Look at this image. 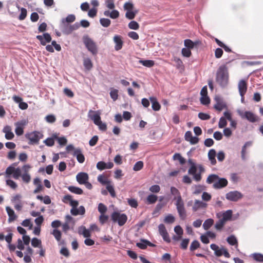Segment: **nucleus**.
<instances>
[{
	"label": "nucleus",
	"instance_id": "obj_1",
	"mask_svg": "<svg viewBox=\"0 0 263 263\" xmlns=\"http://www.w3.org/2000/svg\"><path fill=\"white\" fill-rule=\"evenodd\" d=\"M31 168L30 165L28 164L24 165L21 168L19 167H15V163L9 166L6 169L4 174L5 177L6 179V185L13 190H15L17 187V183L13 180L9 179L11 175L16 180L18 179L21 177L24 183L28 184L31 179L29 173Z\"/></svg>",
	"mask_w": 263,
	"mask_h": 263
},
{
	"label": "nucleus",
	"instance_id": "obj_2",
	"mask_svg": "<svg viewBox=\"0 0 263 263\" xmlns=\"http://www.w3.org/2000/svg\"><path fill=\"white\" fill-rule=\"evenodd\" d=\"M171 193L174 196L173 200L175 201V205L180 218L181 220H185L187 216L186 211L180 193L177 188L172 186L171 187Z\"/></svg>",
	"mask_w": 263,
	"mask_h": 263
},
{
	"label": "nucleus",
	"instance_id": "obj_3",
	"mask_svg": "<svg viewBox=\"0 0 263 263\" xmlns=\"http://www.w3.org/2000/svg\"><path fill=\"white\" fill-rule=\"evenodd\" d=\"M216 82L222 87H226L229 82L228 69L226 65L220 66L217 72Z\"/></svg>",
	"mask_w": 263,
	"mask_h": 263
},
{
	"label": "nucleus",
	"instance_id": "obj_4",
	"mask_svg": "<svg viewBox=\"0 0 263 263\" xmlns=\"http://www.w3.org/2000/svg\"><path fill=\"white\" fill-rule=\"evenodd\" d=\"M111 219L114 223H117L119 226L121 227L126 222L127 216L125 214L114 212L111 215Z\"/></svg>",
	"mask_w": 263,
	"mask_h": 263
},
{
	"label": "nucleus",
	"instance_id": "obj_5",
	"mask_svg": "<svg viewBox=\"0 0 263 263\" xmlns=\"http://www.w3.org/2000/svg\"><path fill=\"white\" fill-rule=\"evenodd\" d=\"M83 40V43L88 50L93 55L97 54L98 53V48L95 42L87 35L84 36Z\"/></svg>",
	"mask_w": 263,
	"mask_h": 263
},
{
	"label": "nucleus",
	"instance_id": "obj_6",
	"mask_svg": "<svg viewBox=\"0 0 263 263\" xmlns=\"http://www.w3.org/2000/svg\"><path fill=\"white\" fill-rule=\"evenodd\" d=\"M25 137L29 140V144H36L43 136L41 133L34 131L26 134Z\"/></svg>",
	"mask_w": 263,
	"mask_h": 263
},
{
	"label": "nucleus",
	"instance_id": "obj_7",
	"mask_svg": "<svg viewBox=\"0 0 263 263\" xmlns=\"http://www.w3.org/2000/svg\"><path fill=\"white\" fill-rule=\"evenodd\" d=\"M238 113L241 118L246 119L250 122L254 123L259 120L258 117L251 111L238 110Z\"/></svg>",
	"mask_w": 263,
	"mask_h": 263
},
{
	"label": "nucleus",
	"instance_id": "obj_8",
	"mask_svg": "<svg viewBox=\"0 0 263 263\" xmlns=\"http://www.w3.org/2000/svg\"><path fill=\"white\" fill-rule=\"evenodd\" d=\"M210 247L212 250L214 251V254L216 256L219 257L223 255L226 258L230 257L229 253L224 247L219 248L217 245L214 243L211 244Z\"/></svg>",
	"mask_w": 263,
	"mask_h": 263
},
{
	"label": "nucleus",
	"instance_id": "obj_9",
	"mask_svg": "<svg viewBox=\"0 0 263 263\" xmlns=\"http://www.w3.org/2000/svg\"><path fill=\"white\" fill-rule=\"evenodd\" d=\"M28 121L26 120H22L15 123V133L17 136H21L24 133V128L27 124Z\"/></svg>",
	"mask_w": 263,
	"mask_h": 263
},
{
	"label": "nucleus",
	"instance_id": "obj_10",
	"mask_svg": "<svg viewBox=\"0 0 263 263\" xmlns=\"http://www.w3.org/2000/svg\"><path fill=\"white\" fill-rule=\"evenodd\" d=\"M188 174L192 175L196 181H200L201 179V176L198 173V168L194 163H192L191 166L189 169Z\"/></svg>",
	"mask_w": 263,
	"mask_h": 263
},
{
	"label": "nucleus",
	"instance_id": "obj_11",
	"mask_svg": "<svg viewBox=\"0 0 263 263\" xmlns=\"http://www.w3.org/2000/svg\"><path fill=\"white\" fill-rule=\"evenodd\" d=\"M226 197L230 201H237L242 197V195L237 191H231L226 194Z\"/></svg>",
	"mask_w": 263,
	"mask_h": 263
},
{
	"label": "nucleus",
	"instance_id": "obj_12",
	"mask_svg": "<svg viewBox=\"0 0 263 263\" xmlns=\"http://www.w3.org/2000/svg\"><path fill=\"white\" fill-rule=\"evenodd\" d=\"M101 112L100 110L94 111L92 110H89L88 113V117L93 121L95 124L101 120Z\"/></svg>",
	"mask_w": 263,
	"mask_h": 263
},
{
	"label": "nucleus",
	"instance_id": "obj_13",
	"mask_svg": "<svg viewBox=\"0 0 263 263\" xmlns=\"http://www.w3.org/2000/svg\"><path fill=\"white\" fill-rule=\"evenodd\" d=\"M158 231L160 235L162 237L163 240L167 242H170L171 239L170 238L168 233L163 224H160L158 226Z\"/></svg>",
	"mask_w": 263,
	"mask_h": 263
},
{
	"label": "nucleus",
	"instance_id": "obj_14",
	"mask_svg": "<svg viewBox=\"0 0 263 263\" xmlns=\"http://www.w3.org/2000/svg\"><path fill=\"white\" fill-rule=\"evenodd\" d=\"M184 139L191 144H196L199 141V138L197 137H193L191 131H187L185 133Z\"/></svg>",
	"mask_w": 263,
	"mask_h": 263
},
{
	"label": "nucleus",
	"instance_id": "obj_15",
	"mask_svg": "<svg viewBox=\"0 0 263 263\" xmlns=\"http://www.w3.org/2000/svg\"><path fill=\"white\" fill-rule=\"evenodd\" d=\"M114 166V163L111 162L105 163L104 161H99L97 163L96 167L98 170L102 171L105 169H110Z\"/></svg>",
	"mask_w": 263,
	"mask_h": 263
},
{
	"label": "nucleus",
	"instance_id": "obj_16",
	"mask_svg": "<svg viewBox=\"0 0 263 263\" xmlns=\"http://www.w3.org/2000/svg\"><path fill=\"white\" fill-rule=\"evenodd\" d=\"M88 175L86 173L80 172L77 175L76 179L80 184H83L88 180Z\"/></svg>",
	"mask_w": 263,
	"mask_h": 263
},
{
	"label": "nucleus",
	"instance_id": "obj_17",
	"mask_svg": "<svg viewBox=\"0 0 263 263\" xmlns=\"http://www.w3.org/2000/svg\"><path fill=\"white\" fill-rule=\"evenodd\" d=\"M207 203L198 200H196L193 206L192 209L194 212H196L200 209H205L207 207Z\"/></svg>",
	"mask_w": 263,
	"mask_h": 263
},
{
	"label": "nucleus",
	"instance_id": "obj_18",
	"mask_svg": "<svg viewBox=\"0 0 263 263\" xmlns=\"http://www.w3.org/2000/svg\"><path fill=\"white\" fill-rule=\"evenodd\" d=\"M216 103L214 106L215 109L218 111H221L223 109L226 108V104L219 97H216L215 98Z\"/></svg>",
	"mask_w": 263,
	"mask_h": 263
},
{
	"label": "nucleus",
	"instance_id": "obj_19",
	"mask_svg": "<svg viewBox=\"0 0 263 263\" xmlns=\"http://www.w3.org/2000/svg\"><path fill=\"white\" fill-rule=\"evenodd\" d=\"M36 39L41 42V44L43 45H45L46 43H49L51 40V36L48 33H44L43 36L37 35Z\"/></svg>",
	"mask_w": 263,
	"mask_h": 263
},
{
	"label": "nucleus",
	"instance_id": "obj_20",
	"mask_svg": "<svg viewBox=\"0 0 263 263\" xmlns=\"http://www.w3.org/2000/svg\"><path fill=\"white\" fill-rule=\"evenodd\" d=\"M238 88L239 93L246 94L247 90V83L245 80H241L238 84Z\"/></svg>",
	"mask_w": 263,
	"mask_h": 263
},
{
	"label": "nucleus",
	"instance_id": "obj_21",
	"mask_svg": "<svg viewBox=\"0 0 263 263\" xmlns=\"http://www.w3.org/2000/svg\"><path fill=\"white\" fill-rule=\"evenodd\" d=\"M114 42L116 44L115 46L116 50L118 51L122 48L123 42L121 36L118 35H115L114 37Z\"/></svg>",
	"mask_w": 263,
	"mask_h": 263
},
{
	"label": "nucleus",
	"instance_id": "obj_22",
	"mask_svg": "<svg viewBox=\"0 0 263 263\" xmlns=\"http://www.w3.org/2000/svg\"><path fill=\"white\" fill-rule=\"evenodd\" d=\"M73 155L74 156L76 157L79 163H82L84 162L85 157L80 148L75 149Z\"/></svg>",
	"mask_w": 263,
	"mask_h": 263
},
{
	"label": "nucleus",
	"instance_id": "obj_23",
	"mask_svg": "<svg viewBox=\"0 0 263 263\" xmlns=\"http://www.w3.org/2000/svg\"><path fill=\"white\" fill-rule=\"evenodd\" d=\"M3 132L5 134V137L7 140H11L14 137V135L12 132L11 128L10 126H5L3 129Z\"/></svg>",
	"mask_w": 263,
	"mask_h": 263
},
{
	"label": "nucleus",
	"instance_id": "obj_24",
	"mask_svg": "<svg viewBox=\"0 0 263 263\" xmlns=\"http://www.w3.org/2000/svg\"><path fill=\"white\" fill-rule=\"evenodd\" d=\"M78 233L83 235L85 238L90 237L91 236V231L89 229H87L85 227L82 226L78 229Z\"/></svg>",
	"mask_w": 263,
	"mask_h": 263
},
{
	"label": "nucleus",
	"instance_id": "obj_25",
	"mask_svg": "<svg viewBox=\"0 0 263 263\" xmlns=\"http://www.w3.org/2000/svg\"><path fill=\"white\" fill-rule=\"evenodd\" d=\"M228 181L224 178L219 179L213 184V186L215 189H220L227 186Z\"/></svg>",
	"mask_w": 263,
	"mask_h": 263
},
{
	"label": "nucleus",
	"instance_id": "obj_26",
	"mask_svg": "<svg viewBox=\"0 0 263 263\" xmlns=\"http://www.w3.org/2000/svg\"><path fill=\"white\" fill-rule=\"evenodd\" d=\"M6 210L9 216L8 221L9 222L13 221L16 219L17 216L12 209L9 206H6Z\"/></svg>",
	"mask_w": 263,
	"mask_h": 263
},
{
	"label": "nucleus",
	"instance_id": "obj_27",
	"mask_svg": "<svg viewBox=\"0 0 263 263\" xmlns=\"http://www.w3.org/2000/svg\"><path fill=\"white\" fill-rule=\"evenodd\" d=\"M104 15L105 16L109 17L112 19H116L119 16V12L117 10H113L111 11L105 10L104 12Z\"/></svg>",
	"mask_w": 263,
	"mask_h": 263
},
{
	"label": "nucleus",
	"instance_id": "obj_28",
	"mask_svg": "<svg viewBox=\"0 0 263 263\" xmlns=\"http://www.w3.org/2000/svg\"><path fill=\"white\" fill-rule=\"evenodd\" d=\"M216 156V152L214 149H211L208 153V158L212 165H215L216 163V160L215 159Z\"/></svg>",
	"mask_w": 263,
	"mask_h": 263
},
{
	"label": "nucleus",
	"instance_id": "obj_29",
	"mask_svg": "<svg viewBox=\"0 0 263 263\" xmlns=\"http://www.w3.org/2000/svg\"><path fill=\"white\" fill-rule=\"evenodd\" d=\"M33 184L34 185L36 186V189L33 191L34 194L37 193L43 190V186L42 185V183L40 178H34L33 180Z\"/></svg>",
	"mask_w": 263,
	"mask_h": 263
},
{
	"label": "nucleus",
	"instance_id": "obj_30",
	"mask_svg": "<svg viewBox=\"0 0 263 263\" xmlns=\"http://www.w3.org/2000/svg\"><path fill=\"white\" fill-rule=\"evenodd\" d=\"M51 234L52 235H53V236L54 237L55 239L58 242H60L59 245L64 244V241H61V237H62V233L60 231L58 230L57 229H53L52 232L51 233Z\"/></svg>",
	"mask_w": 263,
	"mask_h": 263
},
{
	"label": "nucleus",
	"instance_id": "obj_31",
	"mask_svg": "<svg viewBox=\"0 0 263 263\" xmlns=\"http://www.w3.org/2000/svg\"><path fill=\"white\" fill-rule=\"evenodd\" d=\"M200 43L199 41L193 42L191 40L186 39L184 41V46L189 49H193L195 45H198Z\"/></svg>",
	"mask_w": 263,
	"mask_h": 263
},
{
	"label": "nucleus",
	"instance_id": "obj_32",
	"mask_svg": "<svg viewBox=\"0 0 263 263\" xmlns=\"http://www.w3.org/2000/svg\"><path fill=\"white\" fill-rule=\"evenodd\" d=\"M61 28L64 33L69 34L72 32L71 25L67 23H62L61 22Z\"/></svg>",
	"mask_w": 263,
	"mask_h": 263
},
{
	"label": "nucleus",
	"instance_id": "obj_33",
	"mask_svg": "<svg viewBox=\"0 0 263 263\" xmlns=\"http://www.w3.org/2000/svg\"><path fill=\"white\" fill-rule=\"evenodd\" d=\"M149 100L152 104V107L153 109L155 111L159 110L161 106L157 99L155 97H152L149 98Z\"/></svg>",
	"mask_w": 263,
	"mask_h": 263
},
{
	"label": "nucleus",
	"instance_id": "obj_34",
	"mask_svg": "<svg viewBox=\"0 0 263 263\" xmlns=\"http://www.w3.org/2000/svg\"><path fill=\"white\" fill-rule=\"evenodd\" d=\"M158 199V196L155 194H151L148 195L146 199L145 202L148 204L155 203Z\"/></svg>",
	"mask_w": 263,
	"mask_h": 263
},
{
	"label": "nucleus",
	"instance_id": "obj_35",
	"mask_svg": "<svg viewBox=\"0 0 263 263\" xmlns=\"http://www.w3.org/2000/svg\"><path fill=\"white\" fill-rule=\"evenodd\" d=\"M139 63L141 64L143 66L148 68L152 67L155 65V62L151 60H140L139 61Z\"/></svg>",
	"mask_w": 263,
	"mask_h": 263
},
{
	"label": "nucleus",
	"instance_id": "obj_36",
	"mask_svg": "<svg viewBox=\"0 0 263 263\" xmlns=\"http://www.w3.org/2000/svg\"><path fill=\"white\" fill-rule=\"evenodd\" d=\"M232 216V211L229 210L224 212L222 214V218H221L225 222L231 220Z\"/></svg>",
	"mask_w": 263,
	"mask_h": 263
},
{
	"label": "nucleus",
	"instance_id": "obj_37",
	"mask_svg": "<svg viewBox=\"0 0 263 263\" xmlns=\"http://www.w3.org/2000/svg\"><path fill=\"white\" fill-rule=\"evenodd\" d=\"M68 189L71 193L78 195H81L83 192V190L81 188L74 186H68Z\"/></svg>",
	"mask_w": 263,
	"mask_h": 263
},
{
	"label": "nucleus",
	"instance_id": "obj_38",
	"mask_svg": "<svg viewBox=\"0 0 263 263\" xmlns=\"http://www.w3.org/2000/svg\"><path fill=\"white\" fill-rule=\"evenodd\" d=\"M98 181L103 185H108L110 181L103 175H100L98 176Z\"/></svg>",
	"mask_w": 263,
	"mask_h": 263
},
{
	"label": "nucleus",
	"instance_id": "obj_39",
	"mask_svg": "<svg viewBox=\"0 0 263 263\" xmlns=\"http://www.w3.org/2000/svg\"><path fill=\"white\" fill-rule=\"evenodd\" d=\"M227 242L231 246H236L237 248L238 247V241L234 235H231L227 239Z\"/></svg>",
	"mask_w": 263,
	"mask_h": 263
},
{
	"label": "nucleus",
	"instance_id": "obj_40",
	"mask_svg": "<svg viewBox=\"0 0 263 263\" xmlns=\"http://www.w3.org/2000/svg\"><path fill=\"white\" fill-rule=\"evenodd\" d=\"M150 244L151 242L149 241L141 239V242L137 243L136 245L138 248L141 249H145L146 248L147 245H150Z\"/></svg>",
	"mask_w": 263,
	"mask_h": 263
},
{
	"label": "nucleus",
	"instance_id": "obj_41",
	"mask_svg": "<svg viewBox=\"0 0 263 263\" xmlns=\"http://www.w3.org/2000/svg\"><path fill=\"white\" fill-rule=\"evenodd\" d=\"M76 20L75 15L73 14H69L65 18H63L61 21L62 23L69 24L73 22Z\"/></svg>",
	"mask_w": 263,
	"mask_h": 263
},
{
	"label": "nucleus",
	"instance_id": "obj_42",
	"mask_svg": "<svg viewBox=\"0 0 263 263\" xmlns=\"http://www.w3.org/2000/svg\"><path fill=\"white\" fill-rule=\"evenodd\" d=\"M214 223V220L211 218L205 220L203 224V228L207 230L210 229Z\"/></svg>",
	"mask_w": 263,
	"mask_h": 263
},
{
	"label": "nucleus",
	"instance_id": "obj_43",
	"mask_svg": "<svg viewBox=\"0 0 263 263\" xmlns=\"http://www.w3.org/2000/svg\"><path fill=\"white\" fill-rule=\"evenodd\" d=\"M83 65L85 69L90 70L92 67V63L89 58H85L83 60Z\"/></svg>",
	"mask_w": 263,
	"mask_h": 263
},
{
	"label": "nucleus",
	"instance_id": "obj_44",
	"mask_svg": "<svg viewBox=\"0 0 263 263\" xmlns=\"http://www.w3.org/2000/svg\"><path fill=\"white\" fill-rule=\"evenodd\" d=\"M31 245L34 248H42L41 240L37 238H33L31 240Z\"/></svg>",
	"mask_w": 263,
	"mask_h": 263
},
{
	"label": "nucleus",
	"instance_id": "obj_45",
	"mask_svg": "<svg viewBox=\"0 0 263 263\" xmlns=\"http://www.w3.org/2000/svg\"><path fill=\"white\" fill-rule=\"evenodd\" d=\"M218 179V176L217 175L212 174L207 178L206 182L209 184H211L213 182H216Z\"/></svg>",
	"mask_w": 263,
	"mask_h": 263
},
{
	"label": "nucleus",
	"instance_id": "obj_46",
	"mask_svg": "<svg viewBox=\"0 0 263 263\" xmlns=\"http://www.w3.org/2000/svg\"><path fill=\"white\" fill-rule=\"evenodd\" d=\"M173 158L174 160H178L181 164H184L185 162V159L179 153L175 154Z\"/></svg>",
	"mask_w": 263,
	"mask_h": 263
},
{
	"label": "nucleus",
	"instance_id": "obj_47",
	"mask_svg": "<svg viewBox=\"0 0 263 263\" xmlns=\"http://www.w3.org/2000/svg\"><path fill=\"white\" fill-rule=\"evenodd\" d=\"M137 13H138L137 10L128 11L126 12L125 16L127 18H128L129 20H133L135 18V17Z\"/></svg>",
	"mask_w": 263,
	"mask_h": 263
},
{
	"label": "nucleus",
	"instance_id": "obj_48",
	"mask_svg": "<svg viewBox=\"0 0 263 263\" xmlns=\"http://www.w3.org/2000/svg\"><path fill=\"white\" fill-rule=\"evenodd\" d=\"M175 217L173 215L169 214L165 217L164 221L166 223H172L175 221Z\"/></svg>",
	"mask_w": 263,
	"mask_h": 263
},
{
	"label": "nucleus",
	"instance_id": "obj_49",
	"mask_svg": "<svg viewBox=\"0 0 263 263\" xmlns=\"http://www.w3.org/2000/svg\"><path fill=\"white\" fill-rule=\"evenodd\" d=\"M253 258L258 262H263V254L259 253H255L252 255Z\"/></svg>",
	"mask_w": 263,
	"mask_h": 263
},
{
	"label": "nucleus",
	"instance_id": "obj_50",
	"mask_svg": "<svg viewBox=\"0 0 263 263\" xmlns=\"http://www.w3.org/2000/svg\"><path fill=\"white\" fill-rule=\"evenodd\" d=\"M101 25L104 27H108L111 24V21L108 18H102L100 20Z\"/></svg>",
	"mask_w": 263,
	"mask_h": 263
},
{
	"label": "nucleus",
	"instance_id": "obj_51",
	"mask_svg": "<svg viewBox=\"0 0 263 263\" xmlns=\"http://www.w3.org/2000/svg\"><path fill=\"white\" fill-rule=\"evenodd\" d=\"M226 222L224 220H223L222 219H219L218 221L216 222L215 228L217 230H221L223 227L226 224Z\"/></svg>",
	"mask_w": 263,
	"mask_h": 263
},
{
	"label": "nucleus",
	"instance_id": "obj_52",
	"mask_svg": "<svg viewBox=\"0 0 263 263\" xmlns=\"http://www.w3.org/2000/svg\"><path fill=\"white\" fill-rule=\"evenodd\" d=\"M128 26L129 29L133 30H138L139 28V24L135 21L130 22L128 25Z\"/></svg>",
	"mask_w": 263,
	"mask_h": 263
},
{
	"label": "nucleus",
	"instance_id": "obj_53",
	"mask_svg": "<svg viewBox=\"0 0 263 263\" xmlns=\"http://www.w3.org/2000/svg\"><path fill=\"white\" fill-rule=\"evenodd\" d=\"M143 162L142 161H139L134 165L133 170L135 171H139L143 168Z\"/></svg>",
	"mask_w": 263,
	"mask_h": 263
},
{
	"label": "nucleus",
	"instance_id": "obj_54",
	"mask_svg": "<svg viewBox=\"0 0 263 263\" xmlns=\"http://www.w3.org/2000/svg\"><path fill=\"white\" fill-rule=\"evenodd\" d=\"M98 211L101 213V214H105L107 210V208L106 205L102 203H100L98 204Z\"/></svg>",
	"mask_w": 263,
	"mask_h": 263
},
{
	"label": "nucleus",
	"instance_id": "obj_55",
	"mask_svg": "<svg viewBox=\"0 0 263 263\" xmlns=\"http://www.w3.org/2000/svg\"><path fill=\"white\" fill-rule=\"evenodd\" d=\"M160 190V186L157 184L153 185L149 188V191L153 193H158Z\"/></svg>",
	"mask_w": 263,
	"mask_h": 263
},
{
	"label": "nucleus",
	"instance_id": "obj_56",
	"mask_svg": "<svg viewBox=\"0 0 263 263\" xmlns=\"http://www.w3.org/2000/svg\"><path fill=\"white\" fill-rule=\"evenodd\" d=\"M95 125L98 126L99 129L100 130L105 131L107 129V126L106 123L102 122L101 119L99 120V121H98L97 124H95Z\"/></svg>",
	"mask_w": 263,
	"mask_h": 263
},
{
	"label": "nucleus",
	"instance_id": "obj_57",
	"mask_svg": "<svg viewBox=\"0 0 263 263\" xmlns=\"http://www.w3.org/2000/svg\"><path fill=\"white\" fill-rule=\"evenodd\" d=\"M110 96L114 101H116L118 98V90L116 89H112L110 92Z\"/></svg>",
	"mask_w": 263,
	"mask_h": 263
},
{
	"label": "nucleus",
	"instance_id": "obj_58",
	"mask_svg": "<svg viewBox=\"0 0 263 263\" xmlns=\"http://www.w3.org/2000/svg\"><path fill=\"white\" fill-rule=\"evenodd\" d=\"M200 243L198 241L195 240L192 243L190 247L191 251H193L199 248Z\"/></svg>",
	"mask_w": 263,
	"mask_h": 263
},
{
	"label": "nucleus",
	"instance_id": "obj_59",
	"mask_svg": "<svg viewBox=\"0 0 263 263\" xmlns=\"http://www.w3.org/2000/svg\"><path fill=\"white\" fill-rule=\"evenodd\" d=\"M106 189L110 193L111 197H115L116 196V192L115 191L114 187L112 185L110 184L109 183V184L106 185Z\"/></svg>",
	"mask_w": 263,
	"mask_h": 263
},
{
	"label": "nucleus",
	"instance_id": "obj_60",
	"mask_svg": "<svg viewBox=\"0 0 263 263\" xmlns=\"http://www.w3.org/2000/svg\"><path fill=\"white\" fill-rule=\"evenodd\" d=\"M181 53L183 57L189 58L191 55L192 52L190 49L183 48L182 49Z\"/></svg>",
	"mask_w": 263,
	"mask_h": 263
},
{
	"label": "nucleus",
	"instance_id": "obj_61",
	"mask_svg": "<svg viewBox=\"0 0 263 263\" xmlns=\"http://www.w3.org/2000/svg\"><path fill=\"white\" fill-rule=\"evenodd\" d=\"M127 202L128 204L132 208H136L138 205V202L135 199H128Z\"/></svg>",
	"mask_w": 263,
	"mask_h": 263
},
{
	"label": "nucleus",
	"instance_id": "obj_62",
	"mask_svg": "<svg viewBox=\"0 0 263 263\" xmlns=\"http://www.w3.org/2000/svg\"><path fill=\"white\" fill-rule=\"evenodd\" d=\"M227 124L226 119L224 117H221L219 119L218 123V126L219 128H222L225 127Z\"/></svg>",
	"mask_w": 263,
	"mask_h": 263
},
{
	"label": "nucleus",
	"instance_id": "obj_63",
	"mask_svg": "<svg viewBox=\"0 0 263 263\" xmlns=\"http://www.w3.org/2000/svg\"><path fill=\"white\" fill-rule=\"evenodd\" d=\"M200 102L203 105H208L210 103V98L208 96H201Z\"/></svg>",
	"mask_w": 263,
	"mask_h": 263
},
{
	"label": "nucleus",
	"instance_id": "obj_64",
	"mask_svg": "<svg viewBox=\"0 0 263 263\" xmlns=\"http://www.w3.org/2000/svg\"><path fill=\"white\" fill-rule=\"evenodd\" d=\"M108 218V216L105 214H101L99 216V221L102 224H103L107 222Z\"/></svg>",
	"mask_w": 263,
	"mask_h": 263
}]
</instances>
